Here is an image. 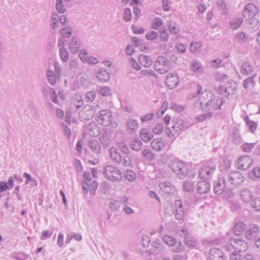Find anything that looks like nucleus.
I'll return each mask as SVG.
<instances>
[{
    "label": "nucleus",
    "instance_id": "1",
    "mask_svg": "<svg viewBox=\"0 0 260 260\" xmlns=\"http://www.w3.org/2000/svg\"><path fill=\"white\" fill-rule=\"evenodd\" d=\"M97 122L104 126H109L111 128H116L117 123L113 120V114L108 110H101L95 115Z\"/></svg>",
    "mask_w": 260,
    "mask_h": 260
},
{
    "label": "nucleus",
    "instance_id": "2",
    "mask_svg": "<svg viewBox=\"0 0 260 260\" xmlns=\"http://www.w3.org/2000/svg\"><path fill=\"white\" fill-rule=\"evenodd\" d=\"M169 167L179 178L183 179L188 174L187 165L182 161L172 160L169 162Z\"/></svg>",
    "mask_w": 260,
    "mask_h": 260
},
{
    "label": "nucleus",
    "instance_id": "3",
    "mask_svg": "<svg viewBox=\"0 0 260 260\" xmlns=\"http://www.w3.org/2000/svg\"><path fill=\"white\" fill-rule=\"evenodd\" d=\"M103 174L105 178L112 182H120L122 180V172L117 168L107 166L104 168Z\"/></svg>",
    "mask_w": 260,
    "mask_h": 260
},
{
    "label": "nucleus",
    "instance_id": "4",
    "mask_svg": "<svg viewBox=\"0 0 260 260\" xmlns=\"http://www.w3.org/2000/svg\"><path fill=\"white\" fill-rule=\"evenodd\" d=\"M171 58L165 56H158L154 62V70L160 74L167 73L171 68L172 65Z\"/></svg>",
    "mask_w": 260,
    "mask_h": 260
},
{
    "label": "nucleus",
    "instance_id": "5",
    "mask_svg": "<svg viewBox=\"0 0 260 260\" xmlns=\"http://www.w3.org/2000/svg\"><path fill=\"white\" fill-rule=\"evenodd\" d=\"M216 170V165L211 161L205 162L199 173L200 178L208 180L212 178Z\"/></svg>",
    "mask_w": 260,
    "mask_h": 260
},
{
    "label": "nucleus",
    "instance_id": "6",
    "mask_svg": "<svg viewBox=\"0 0 260 260\" xmlns=\"http://www.w3.org/2000/svg\"><path fill=\"white\" fill-rule=\"evenodd\" d=\"M225 180L228 181L231 185L238 186L243 182L244 177L240 172H230L225 178Z\"/></svg>",
    "mask_w": 260,
    "mask_h": 260
},
{
    "label": "nucleus",
    "instance_id": "7",
    "mask_svg": "<svg viewBox=\"0 0 260 260\" xmlns=\"http://www.w3.org/2000/svg\"><path fill=\"white\" fill-rule=\"evenodd\" d=\"M224 100L222 97H217V99L212 98L208 102L204 103V102H201V105L203 107L205 106V108L207 110H214L220 109L221 106L223 104Z\"/></svg>",
    "mask_w": 260,
    "mask_h": 260
},
{
    "label": "nucleus",
    "instance_id": "8",
    "mask_svg": "<svg viewBox=\"0 0 260 260\" xmlns=\"http://www.w3.org/2000/svg\"><path fill=\"white\" fill-rule=\"evenodd\" d=\"M162 240L168 245L173 247L172 250L174 252H179L183 249L181 243H177L176 239L172 237L166 236L163 238Z\"/></svg>",
    "mask_w": 260,
    "mask_h": 260
},
{
    "label": "nucleus",
    "instance_id": "9",
    "mask_svg": "<svg viewBox=\"0 0 260 260\" xmlns=\"http://www.w3.org/2000/svg\"><path fill=\"white\" fill-rule=\"evenodd\" d=\"M258 12L257 7L253 4H247L243 12V15L246 19L253 17Z\"/></svg>",
    "mask_w": 260,
    "mask_h": 260
},
{
    "label": "nucleus",
    "instance_id": "10",
    "mask_svg": "<svg viewBox=\"0 0 260 260\" xmlns=\"http://www.w3.org/2000/svg\"><path fill=\"white\" fill-rule=\"evenodd\" d=\"M173 125L172 128L175 132H180L187 128L190 125L188 124L183 119L180 118H174L173 120Z\"/></svg>",
    "mask_w": 260,
    "mask_h": 260
},
{
    "label": "nucleus",
    "instance_id": "11",
    "mask_svg": "<svg viewBox=\"0 0 260 260\" xmlns=\"http://www.w3.org/2000/svg\"><path fill=\"white\" fill-rule=\"evenodd\" d=\"M253 160L249 156L243 155L241 156L237 162L238 167L241 170H246L252 164Z\"/></svg>",
    "mask_w": 260,
    "mask_h": 260
},
{
    "label": "nucleus",
    "instance_id": "12",
    "mask_svg": "<svg viewBox=\"0 0 260 260\" xmlns=\"http://www.w3.org/2000/svg\"><path fill=\"white\" fill-rule=\"evenodd\" d=\"M225 182L226 180L224 178H220L218 180L214 181L213 183L214 192L217 194H222L227 187Z\"/></svg>",
    "mask_w": 260,
    "mask_h": 260
},
{
    "label": "nucleus",
    "instance_id": "13",
    "mask_svg": "<svg viewBox=\"0 0 260 260\" xmlns=\"http://www.w3.org/2000/svg\"><path fill=\"white\" fill-rule=\"evenodd\" d=\"M80 47V41L76 37H72L68 44L70 52L73 54H76L79 51Z\"/></svg>",
    "mask_w": 260,
    "mask_h": 260
},
{
    "label": "nucleus",
    "instance_id": "14",
    "mask_svg": "<svg viewBox=\"0 0 260 260\" xmlns=\"http://www.w3.org/2000/svg\"><path fill=\"white\" fill-rule=\"evenodd\" d=\"M165 83L170 89H173L177 87L179 83V79L177 74H169L166 78Z\"/></svg>",
    "mask_w": 260,
    "mask_h": 260
},
{
    "label": "nucleus",
    "instance_id": "15",
    "mask_svg": "<svg viewBox=\"0 0 260 260\" xmlns=\"http://www.w3.org/2000/svg\"><path fill=\"white\" fill-rule=\"evenodd\" d=\"M233 240L235 251L243 252L247 250L248 245L244 240L238 238H233Z\"/></svg>",
    "mask_w": 260,
    "mask_h": 260
},
{
    "label": "nucleus",
    "instance_id": "16",
    "mask_svg": "<svg viewBox=\"0 0 260 260\" xmlns=\"http://www.w3.org/2000/svg\"><path fill=\"white\" fill-rule=\"evenodd\" d=\"M175 216L176 219L177 220H182L183 219L185 211H184V206L181 200H176L175 202Z\"/></svg>",
    "mask_w": 260,
    "mask_h": 260
},
{
    "label": "nucleus",
    "instance_id": "17",
    "mask_svg": "<svg viewBox=\"0 0 260 260\" xmlns=\"http://www.w3.org/2000/svg\"><path fill=\"white\" fill-rule=\"evenodd\" d=\"M159 187L164 194H173L176 191L175 186L169 181L160 182Z\"/></svg>",
    "mask_w": 260,
    "mask_h": 260
},
{
    "label": "nucleus",
    "instance_id": "18",
    "mask_svg": "<svg viewBox=\"0 0 260 260\" xmlns=\"http://www.w3.org/2000/svg\"><path fill=\"white\" fill-rule=\"evenodd\" d=\"M209 254L210 260H224V253L220 249L217 248H211Z\"/></svg>",
    "mask_w": 260,
    "mask_h": 260
},
{
    "label": "nucleus",
    "instance_id": "19",
    "mask_svg": "<svg viewBox=\"0 0 260 260\" xmlns=\"http://www.w3.org/2000/svg\"><path fill=\"white\" fill-rule=\"evenodd\" d=\"M57 44L59 47V55L61 60L64 62H67L69 59V54L65 48L63 42L59 40Z\"/></svg>",
    "mask_w": 260,
    "mask_h": 260
},
{
    "label": "nucleus",
    "instance_id": "20",
    "mask_svg": "<svg viewBox=\"0 0 260 260\" xmlns=\"http://www.w3.org/2000/svg\"><path fill=\"white\" fill-rule=\"evenodd\" d=\"M210 188V184L206 181H199L197 184L196 189L199 193L204 194L207 193Z\"/></svg>",
    "mask_w": 260,
    "mask_h": 260
},
{
    "label": "nucleus",
    "instance_id": "21",
    "mask_svg": "<svg viewBox=\"0 0 260 260\" xmlns=\"http://www.w3.org/2000/svg\"><path fill=\"white\" fill-rule=\"evenodd\" d=\"M110 133L106 130H103L100 137V141L102 145L105 148H107L110 146L111 140H110Z\"/></svg>",
    "mask_w": 260,
    "mask_h": 260
},
{
    "label": "nucleus",
    "instance_id": "22",
    "mask_svg": "<svg viewBox=\"0 0 260 260\" xmlns=\"http://www.w3.org/2000/svg\"><path fill=\"white\" fill-rule=\"evenodd\" d=\"M259 230L258 226L254 225L245 233V237L248 240H254L258 237Z\"/></svg>",
    "mask_w": 260,
    "mask_h": 260
},
{
    "label": "nucleus",
    "instance_id": "23",
    "mask_svg": "<svg viewBox=\"0 0 260 260\" xmlns=\"http://www.w3.org/2000/svg\"><path fill=\"white\" fill-rule=\"evenodd\" d=\"M83 104L82 97L79 95H76L73 98L71 104V109L74 111L80 108Z\"/></svg>",
    "mask_w": 260,
    "mask_h": 260
},
{
    "label": "nucleus",
    "instance_id": "24",
    "mask_svg": "<svg viewBox=\"0 0 260 260\" xmlns=\"http://www.w3.org/2000/svg\"><path fill=\"white\" fill-rule=\"evenodd\" d=\"M253 67L249 61L243 62L241 65L240 72L244 75H248L253 72Z\"/></svg>",
    "mask_w": 260,
    "mask_h": 260
},
{
    "label": "nucleus",
    "instance_id": "25",
    "mask_svg": "<svg viewBox=\"0 0 260 260\" xmlns=\"http://www.w3.org/2000/svg\"><path fill=\"white\" fill-rule=\"evenodd\" d=\"M151 148L156 151H159L165 148V143L161 138H156L151 141Z\"/></svg>",
    "mask_w": 260,
    "mask_h": 260
},
{
    "label": "nucleus",
    "instance_id": "26",
    "mask_svg": "<svg viewBox=\"0 0 260 260\" xmlns=\"http://www.w3.org/2000/svg\"><path fill=\"white\" fill-rule=\"evenodd\" d=\"M240 195L242 200L245 203H250L253 199V194L251 191L247 189H243L240 191Z\"/></svg>",
    "mask_w": 260,
    "mask_h": 260
},
{
    "label": "nucleus",
    "instance_id": "27",
    "mask_svg": "<svg viewBox=\"0 0 260 260\" xmlns=\"http://www.w3.org/2000/svg\"><path fill=\"white\" fill-rule=\"evenodd\" d=\"M167 26L171 34L176 35L180 31L179 27L176 22L173 20H168L167 21Z\"/></svg>",
    "mask_w": 260,
    "mask_h": 260
},
{
    "label": "nucleus",
    "instance_id": "28",
    "mask_svg": "<svg viewBox=\"0 0 260 260\" xmlns=\"http://www.w3.org/2000/svg\"><path fill=\"white\" fill-rule=\"evenodd\" d=\"M86 130L89 135L92 137H95L99 133L97 125L94 122L89 123L86 126Z\"/></svg>",
    "mask_w": 260,
    "mask_h": 260
},
{
    "label": "nucleus",
    "instance_id": "29",
    "mask_svg": "<svg viewBox=\"0 0 260 260\" xmlns=\"http://www.w3.org/2000/svg\"><path fill=\"white\" fill-rule=\"evenodd\" d=\"M111 159L117 163H120L121 161V156L119 153L117 151L116 149L112 147L109 150Z\"/></svg>",
    "mask_w": 260,
    "mask_h": 260
},
{
    "label": "nucleus",
    "instance_id": "30",
    "mask_svg": "<svg viewBox=\"0 0 260 260\" xmlns=\"http://www.w3.org/2000/svg\"><path fill=\"white\" fill-rule=\"evenodd\" d=\"M139 59L140 64L145 68H149L153 63L152 60L149 56L144 54L141 55Z\"/></svg>",
    "mask_w": 260,
    "mask_h": 260
},
{
    "label": "nucleus",
    "instance_id": "31",
    "mask_svg": "<svg viewBox=\"0 0 260 260\" xmlns=\"http://www.w3.org/2000/svg\"><path fill=\"white\" fill-rule=\"evenodd\" d=\"M88 146L95 153H99L100 152V145L95 139H91L89 141Z\"/></svg>",
    "mask_w": 260,
    "mask_h": 260
},
{
    "label": "nucleus",
    "instance_id": "32",
    "mask_svg": "<svg viewBox=\"0 0 260 260\" xmlns=\"http://www.w3.org/2000/svg\"><path fill=\"white\" fill-rule=\"evenodd\" d=\"M140 137L144 142H148L152 139L153 136L147 129H142L140 133Z\"/></svg>",
    "mask_w": 260,
    "mask_h": 260
},
{
    "label": "nucleus",
    "instance_id": "33",
    "mask_svg": "<svg viewBox=\"0 0 260 260\" xmlns=\"http://www.w3.org/2000/svg\"><path fill=\"white\" fill-rule=\"evenodd\" d=\"M237 42L239 43H246L249 40V37L243 31L237 32L235 36Z\"/></svg>",
    "mask_w": 260,
    "mask_h": 260
},
{
    "label": "nucleus",
    "instance_id": "34",
    "mask_svg": "<svg viewBox=\"0 0 260 260\" xmlns=\"http://www.w3.org/2000/svg\"><path fill=\"white\" fill-rule=\"evenodd\" d=\"M57 75L52 70H48L46 72V76L48 82L52 85L56 83Z\"/></svg>",
    "mask_w": 260,
    "mask_h": 260
},
{
    "label": "nucleus",
    "instance_id": "35",
    "mask_svg": "<svg viewBox=\"0 0 260 260\" xmlns=\"http://www.w3.org/2000/svg\"><path fill=\"white\" fill-rule=\"evenodd\" d=\"M246 225L242 221L238 222L234 229V233L236 235H240L245 230Z\"/></svg>",
    "mask_w": 260,
    "mask_h": 260
},
{
    "label": "nucleus",
    "instance_id": "36",
    "mask_svg": "<svg viewBox=\"0 0 260 260\" xmlns=\"http://www.w3.org/2000/svg\"><path fill=\"white\" fill-rule=\"evenodd\" d=\"M97 78L101 82H106L110 79L109 74L106 70H102L97 73Z\"/></svg>",
    "mask_w": 260,
    "mask_h": 260
},
{
    "label": "nucleus",
    "instance_id": "37",
    "mask_svg": "<svg viewBox=\"0 0 260 260\" xmlns=\"http://www.w3.org/2000/svg\"><path fill=\"white\" fill-rule=\"evenodd\" d=\"M244 120L245 121L246 125L247 126L249 131L251 133H254L257 127L256 123L253 121L250 120L248 116H245Z\"/></svg>",
    "mask_w": 260,
    "mask_h": 260
},
{
    "label": "nucleus",
    "instance_id": "38",
    "mask_svg": "<svg viewBox=\"0 0 260 260\" xmlns=\"http://www.w3.org/2000/svg\"><path fill=\"white\" fill-rule=\"evenodd\" d=\"M256 76L255 74H253L251 77L246 78L243 81V87L245 89H248L250 87H253L255 84L254 78Z\"/></svg>",
    "mask_w": 260,
    "mask_h": 260
},
{
    "label": "nucleus",
    "instance_id": "39",
    "mask_svg": "<svg viewBox=\"0 0 260 260\" xmlns=\"http://www.w3.org/2000/svg\"><path fill=\"white\" fill-rule=\"evenodd\" d=\"M142 143L139 139L134 138L131 142V147L133 150L139 151L142 148Z\"/></svg>",
    "mask_w": 260,
    "mask_h": 260
},
{
    "label": "nucleus",
    "instance_id": "40",
    "mask_svg": "<svg viewBox=\"0 0 260 260\" xmlns=\"http://www.w3.org/2000/svg\"><path fill=\"white\" fill-rule=\"evenodd\" d=\"M141 155L150 161H152L155 156V154L148 149H144L141 152Z\"/></svg>",
    "mask_w": 260,
    "mask_h": 260
},
{
    "label": "nucleus",
    "instance_id": "41",
    "mask_svg": "<svg viewBox=\"0 0 260 260\" xmlns=\"http://www.w3.org/2000/svg\"><path fill=\"white\" fill-rule=\"evenodd\" d=\"M138 126V122L137 120L135 119H130L126 124V128L127 129L135 133Z\"/></svg>",
    "mask_w": 260,
    "mask_h": 260
},
{
    "label": "nucleus",
    "instance_id": "42",
    "mask_svg": "<svg viewBox=\"0 0 260 260\" xmlns=\"http://www.w3.org/2000/svg\"><path fill=\"white\" fill-rule=\"evenodd\" d=\"M243 22V18H238L232 20L230 23V27L233 29H238Z\"/></svg>",
    "mask_w": 260,
    "mask_h": 260
},
{
    "label": "nucleus",
    "instance_id": "43",
    "mask_svg": "<svg viewBox=\"0 0 260 260\" xmlns=\"http://www.w3.org/2000/svg\"><path fill=\"white\" fill-rule=\"evenodd\" d=\"M120 163L122 166L125 167L133 168L134 166L131 157L128 155L121 156V161H120Z\"/></svg>",
    "mask_w": 260,
    "mask_h": 260
},
{
    "label": "nucleus",
    "instance_id": "44",
    "mask_svg": "<svg viewBox=\"0 0 260 260\" xmlns=\"http://www.w3.org/2000/svg\"><path fill=\"white\" fill-rule=\"evenodd\" d=\"M213 113L212 112H208L202 114L200 115L197 116L196 117V120L198 122H201L205 120L209 119L212 116Z\"/></svg>",
    "mask_w": 260,
    "mask_h": 260
},
{
    "label": "nucleus",
    "instance_id": "45",
    "mask_svg": "<svg viewBox=\"0 0 260 260\" xmlns=\"http://www.w3.org/2000/svg\"><path fill=\"white\" fill-rule=\"evenodd\" d=\"M191 70L193 72L202 73L203 70V67L201 66L200 62L198 60H195L192 61L191 62Z\"/></svg>",
    "mask_w": 260,
    "mask_h": 260
},
{
    "label": "nucleus",
    "instance_id": "46",
    "mask_svg": "<svg viewBox=\"0 0 260 260\" xmlns=\"http://www.w3.org/2000/svg\"><path fill=\"white\" fill-rule=\"evenodd\" d=\"M233 142L236 144H240L242 142V138L240 135L239 131L236 129L233 133Z\"/></svg>",
    "mask_w": 260,
    "mask_h": 260
},
{
    "label": "nucleus",
    "instance_id": "47",
    "mask_svg": "<svg viewBox=\"0 0 260 260\" xmlns=\"http://www.w3.org/2000/svg\"><path fill=\"white\" fill-rule=\"evenodd\" d=\"M97 90L99 94L104 96H108L111 94V89L107 86L99 87Z\"/></svg>",
    "mask_w": 260,
    "mask_h": 260
},
{
    "label": "nucleus",
    "instance_id": "48",
    "mask_svg": "<svg viewBox=\"0 0 260 260\" xmlns=\"http://www.w3.org/2000/svg\"><path fill=\"white\" fill-rule=\"evenodd\" d=\"M69 70L72 72H76L79 68V64L77 59H71L69 63Z\"/></svg>",
    "mask_w": 260,
    "mask_h": 260
},
{
    "label": "nucleus",
    "instance_id": "49",
    "mask_svg": "<svg viewBox=\"0 0 260 260\" xmlns=\"http://www.w3.org/2000/svg\"><path fill=\"white\" fill-rule=\"evenodd\" d=\"M251 207L255 211L260 210V198L257 197L253 198L250 202Z\"/></svg>",
    "mask_w": 260,
    "mask_h": 260
},
{
    "label": "nucleus",
    "instance_id": "50",
    "mask_svg": "<svg viewBox=\"0 0 260 260\" xmlns=\"http://www.w3.org/2000/svg\"><path fill=\"white\" fill-rule=\"evenodd\" d=\"M124 177L131 182L134 181L136 178L135 173L131 170H127L124 172Z\"/></svg>",
    "mask_w": 260,
    "mask_h": 260
},
{
    "label": "nucleus",
    "instance_id": "51",
    "mask_svg": "<svg viewBox=\"0 0 260 260\" xmlns=\"http://www.w3.org/2000/svg\"><path fill=\"white\" fill-rule=\"evenodd\" d=\"M249 178L254 179L256 178H260V168L255 167L248 173Z\"/></svg>",
    "mask_w": 260,
    "mask_h": 260
},
{
    "label": "nucleus",
    "instance_id": "52",
    "mask_svg": "<svg viewBox=\"0 0 260 260\" xmlns=\"http://www.w3.org/2000/svg\"><path fill=\"white\" fill-rule=\"evenodd\" d=\"M162 24V20L159 17H156L151 22V27L153 29L157 30Z\"/></svg>",
    "mask_w": 260,
    "mask_h": 260
},
{
    "label": "nucleus",
    "instance_id": "53",
    "mask_svg": "<svg viewBox=\"0 0 260 260\" xmlns=\"http://www.w3.org/2000/svg\"><path fill=\"white\" fill-rule=\"evenodd\" d=\"M256 145V143H245L241 146V149L244 152H250L254 148Z\"/></svg>",
    "mask_w": 260,
    "mask_h": 260
},
{
    "label": "nucleus",
    "instance_id": "54",
    "mask_svg": "<svg viewBox=\"0 0 260 260\" xmlns=\"http://www.w3.org/2000/svg\"><path fill=\"white\" fill-rule=\"evenodd\" d=\"M55 8L56 10L59 13L63 14L66 11V9L63 6V3L62 0H56Z\"/></svg>",
    "mask_w": 260,
    "mask_h": 260
},
{
    "label": "nucleus",
    "instance_id": "55",
    "mask_svg": "<svg viewBox=\"0 0 260 260\" xmlns=\"http://www.w3.org/2000/svg\"><path fill=\"white\" fill-rule=\"evenodd\" d=\"M193 184L191 181L189 180H185L183 182V188L184 191L190 192L193 190Z\"/></svg>",
    "mask_w": 260,
    "mask_h": 260
},
{
    "label": "nucleus",
    "instance_id": "56",
    "mask_svg": "<svg viewBox=\"0 0 260 260\" xmlns=\"http://www.w3.org/2000/svg\"><path fill=\"white\" fill-rule=\"evenodd\" d=\"M54 90V88L46 85L42 88V93L44 96L47 98L49 95H50Z\"/></svg>",
    "mask_w": 260,
    "mask_h": 260
},
{
    "label": "nucleus",
    "instance_id": "57",
    "mask_svg": "<svg viewBox=\"0 0 260 260\" xmlns=\"http://www.w3.org/2000/svg\"><path fill=\"white\" fill-rule=\"evenodd\" d=\"M169 35L167 30L162 28L159 30V38L162 42H167L169 40Z\"/></svg>",
    "mask_w": 260,
    "mask_h": 260
},
{
    "label": "nucleus",
    "instance_id": "58",
    "mask_svg": "<svg viewBox=\"0 0 260 260\" xmlns=\"http://www.w3.org/2000/svg\"><path fill=\"white\" fill-rule=\"evenodd\" d=\"M60 33L63 37L69 38L72 34V29L70 27L62 28L60 30Z\"/></svg>",
    "mask_w": 260,
    "mask_h": 260
},
{
    "label": "nucleus",
    "instance_id": "59",
    "mask_svg": "<svg viewBox=\"0 0 260 260\" xmlns=\"http://www.w3.org/2000/svg\"><path fill=\"white\" fill-rule=\"evenodd\" d=\"M223 248L226 252H232L234 249L233 238L228 239L226 244L223 246Z\"/></svg>",
    "mask_w": 260,
    "mask_h": 260
},
{
    "label": "nucleus",
    "instance_id": "60",
    "mask_svg": "<svg viewBox=\"0 0 260 260\" xmlns=\"http://www.w3.org/2000/svg\"><path fill=\"white\" fill-rule=\"evenodd\" d=\"M214 78L215 80L218 82H223L228 79V76L220 72L215 74Z\"/></svg>",
    "mask_w": 260,
    "mask_h": 260
},
{
    "label": "nucleus",
    "instance_id": "61",
    "mask_svg": "<svg viewBox=\"0 0 260 260\" xmlns=\"http://www.w3.org/2000/svg\"><path fill=\"white\" fill-rule=\"evenodd\" d=\"M202 44L200 42L192 43L190 46V50L193 52H199L201 50Z\"/></svg>",
    "mask_w": 260,
    "mask_h": 260
},
{
    "label": "nucleus",
    "instance_id": "62",
    "mask_svg": "<svg viewBox=\"0 0 260 260\" xmlns=\"http://www.w3.org/2000/svg\"><path fill=\"white\" fill-rule=\"evenodd\" d=\"M152 246L155 249H156L155 252L158 253L164 250V246L162 245V243L160 241L158 240L157 241H155L152 243Z\"/></svg>",
    "mask_w": 260,
    "mask_h": 260
},
{
    "label": "nucleus",
    "instance_id": "63",
    "mask_svg": "<svg viewBox=\"0 0 260 260\" xmlns=\"http://www.w3.org/2000/svg\"><path fill=\"white\" fill-rule=\"evenodd\" d=\"M123 20L126 22L130 21L132 20V12L129 8H126L124 11Z\"/></svg>",
    "mask_w": 260,
    "mask_h": 260
},
{
    "label": "nucleus",
    "instance_id": "64",
    "mask_svg": "<svg viewBox=\"0 0 260 260\" xmlns=\"http://www.w3.org/2000/svg\"><path fill=\"white\" fill-rule=\"evenodd\" d=\"M158 36V33L155 31L151 30L147 32L145 35V38L147 40L152 41L155 39Z\"/></svg>",
    "mask_w": 260,
    "mask_h": 260
}]
</instances>
